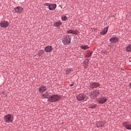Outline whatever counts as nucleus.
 Here are the masks:
<instances>
[{"label":"nucleus","instance_id":"nucleus-17","mask_svg":"<svg viewBox=\"0 0 131 131\" xmlns=\"http://www.w3.org/2000/svg\"><path fill=\"white\" fill-rule=\"evenodd\" d=\"M108 27H106L101 32V34L102 35H104V34H106L107 33V32L108 31Z\"/></svg>","mask_w":131,"mask_h":131},{"label":"nucleus","instance_id":"nucleus-14","mask_svg":"<svg viewBox=\"0 0 131 131\" xmlns=\"http://www.w3.org/2000/svg\"><path fill=\"white\" fill-rule=\"evenodd\" d=\"M50 97V93L46 92L43 94H42V99H49Z\"/></svg>","mask_w":131,"mask_h":131},{"label":"nucleus","instance_id":"nucleus-26","mask_svg":"<svg viewBox=\"0 0 131 131\" xmlns=\"http://www.w3.org/2000/svg\"><path fill=\"white\" fill-rule=\"evenodd\" d=\"M96 107H97L96 105H94L91 106V108H92V109H94V108H96Z\"/></svg>","mask_w":131,"mask_h":131},{"label":"nucleus","instance_id":"nucleus-12","mask_svg":"<svg viewBox=\"0 0 131 131\" xmlns=\"http://www.w3.org/2000/svg\"><path fill=\"white\" fill-rule=\"evenodd\" d=\"M110 41L112 42V43H116L118 41V38L116 37H113L110 38Z\"/></svg>","mask_w":131,"mask_h":131},{"label":"nucleus","instance_id":"nucleus-16","mask_svg":"<svg viewBox=\"0 0 131 131\" xmlns=\"http://www.w3.org/2000/svg\"><path fill=\"white\" fill-rule=\"evenodd\" d=\"M123 126L127 128V129H131V125L128 124V123L125 122L123 123Z\"/></svg>","mask_w":131,"mask_h":131},{"label":"nucleus","instance_id":"nucleus-6","mask_svg":"<svg viewBox=\"0 0 131 131\" xmlns=\"http://www.w3.org/2000/svg\"><path fill=\"white\" fill-rule=\"evenodd\" d=\"M107 97H102L99 98L97 99V102L99 103V104H104V103H106L107 102Z\"/></svg>","mask_w":131,"mask_h":131},{"label":"nucleus","instance_id":"nucleus-5","mask_svg":"<svg viewBox=\"0 0 131 131\" xmlns=\"http://www.w3.org/2000/svg\"><path fill=\"white\" fill-rule=\"evenodd\" d=\"M44 6H46V7H48L50 11H54V10H55L56 8H57V5L56 4H51L49 3H46L44 4Z\"/></svg>","mask_w":131,"mask_h":131},{"label":"nucleus","instance_id":"nucleus-11","mask_svg":"<svg viewBox=\"0 0 131 131\" xmlns=\"http://www.w3.org/2000/svg\"><path fill=\"white\" fill-rule=\"evenodd\" d=\"M53 50V48L51 46H48L45 48V51L46 53H51Z\"/></svg>","mask_w":131,"mask_h":131},{"label":"nucleus","instance_id":"nucleus-8","mask_svg":"<svg viewBox=\"0 0 131 131\" xmlns=\"http://www.w3.org/2000/svg\"><path fill=\"white\" fill-rule=\"evenodd\" d=\"M22 11H23V8L20 6L15 7L14 8V13H16V14H20Z\"/></svg>","mask_w":131,"mask_h":131},{"label":"nucleus","instance_id":"nucleus-19","mask_svg":"<svg viewBox=\"0 0 131 131\" xmlns=\"http://www.w3.org/2000/svg\"><path fill=\"white\" fill-rule=\"evenodd\" d=\"M43 54H45V51L43 50H40L37 53V56L38 57H42Z\"/></svg>","mask_w":131,"mask_h":131},{"label":"nucleus","instance_id":"nucleus-15","mask_svg":"<svg viewBox=\"0 0 131 131\" xmlns=\"http://www.w3.org/2000/svg\"><path fill=\"white\" fill-rule=\"evenodd\" d=\"M68 33H72V34L77 35V34H78V31H77V30H69L68 31Z\"/></svg>","mask_w":131,"mask_h":131},{"label":"nucleus","instance_id":"nucleus-9","mask_svg":"<svg viewBox=\"0 0 131 131\" xmlns=\"http://www.w3.org/2000/svg\"><path fill=\"white\" fill-rule=\"evenodd\" d=\"M0 25L1 27H3V28H6V27H8L9 26V22L6 20L2 21L1 22Z\"/></svg>","mask_w":131,"mask_h":131},{"label":"nucleus","instance_id":"nucleus-25","mask_svg":"<svg viewBox=\"0 0 131 131\" xmlns=\"http://www.w3.org/2000/svg\"><path fill=\"white\" fill-rule=\"evenodd\" d=\"M61 19H62V21H66V20H67V17H66V16H62L61 17Z\"/></svg>","mask_w":131,"mask_h":131},{"label":"nucleus","instance_id":"nucleus-27","mask_svg":"<svg viewBox=\"0 0 131 131\" xmlns=\"http://www.w3.org/2000/svg\"><path fill=\"white\" fill-rule=\"evenodd\" d=\"M70 85V86H73V85H74V83L72 82Z\"/></svg>","mask_w":131,"mask_h":131},{"label":"nucleus","instance_id":"nucleus-18","mask_svg":"<svg viewBox=\"0 0 131 131\" xmlns=\"http://www.w3.org/2000/svg\"><path fill=\"white\" fill-rule=\"evenodd\" d=\"M106 124V122L105 121L103 122H99L97 124L98 127H101L102 126H104Z\"/></svg>","mask_w":131,"mask_h":131},{"label":"nucleus","instance_id":"nucleus-1","mask_svg":"<svg viewBox=\"0 0 131 131\" xmlns=\"http://www.w3.org/2000/svg\"><path fill=\"white\" fill-rule=\"evenodd\" d=\"M13 119H14V117L11 114H8L4 117V121L8 123H10V122H12Z\"/></svg>","mask_w":131,"mask_h":131},{"label":"nucleus","instance_id":"nucleus-3","mask_svg":"<svg viewBox=\"0 0 131 131\" xmlns=\"http://www.w3.org/2000/svg\"><path fill=\"white\" fill-rule=\"evenodd\" d=\"M62 42L64 45H69L71 42V37L70 36H66L62 38Z\"/></svg>","mask_w":131,"mask_h":131},{"label":"nucleus","instance_id":"nucleus-2","mask_svg":"<svg viewBox=\"0 0 131 131\" xmlns=\"http://www.w3.org/2000/svg\"><path fill=\"white\" fill-rule=\"evenodd\" d=\"M100 92H101V91L98 90L92 91L90 94L91 98L92 99H96L97 97H98V96H100Z\"/></svg>","mask_w":131,"mask_h":131},{"label":"nucleus","instance_id":"nucleus-7","mask_svg":"<svg viewBox=\"0 0 131 131\" xmlns=\"http://www.w3.org/2000/svg\"><path fill=\"white\" fill-rule=\"evenodd\" d=\"M76 98L78 101H82L84 99H85V95L83 94H80L77 95Z\"/></svg>","mask_w":131,"mask_h":131},{"label":"nucleus","instance_id":"nucleus-4","mask_svg":"<svg viewBox=\"0 0 131 131\" xmlns=\"http://www.w3.org/2000/svg\"><path fill=\"white\" fill-rule=\"evenodd\" d=\"M61 97L60 96L56 95L51 96L49 98V100L51 102H57L58 101H59Z\"/></svg>","mask_w":131,"mask_h":131},{"label":"nucleus","instance_id":"nucleus-21","mask_svg":"<svg viewBox=\"0 0 131 131\" xmlns=\"http://www.w3.org/2000/svg\"><path fill=\"white\" fill-rule=\"evenodd\" d=\"M61 24H62V23L60 21H58L55 23L54 26H55L56 27H60Z\"/></svg>","mask_w":131,"mask_h":131},{"label":"nucleus","instance_id":"nucleus-23","mask_svg":"<svg viewBox=\"0 0 131 131\" xmlns=\"http://www.w3.org/2000/svg\"><path fill=\"white\" fill-rule=\"evenodd\" d=\"M126 51L127 52H131V44L129 45L127 47H126Z\"/></svg>","mask_w":131,"mask_h":131},{"label":"nucleus","instance_id":"nucleus-24","mask_svg":"<svg viewBox=\"0 0 131 131\" xmlns=\"http://www.w3.org/2000/svg\"><path fill=\"white\" fill-rule=\"evenodd\" d=\"M81 48L82 49V50H87V49H89V46L88 45H85L83 46H81Z\"/></svg>","mask_w":131,"mask_h":131},{"label":"nucleus","instance_id":"nucleus-10","mask_svg":"<svg viewBox=\"0 0 131 131\" xmlns=\"http://www.w3.org/2000/svg\"><path fill=\"white\" fill-rule=\"evenodd\" d=\"M99 86H100V84L98 82H93L90 84V88H91V89H96L99 88Z\"/></svg>","mask_w":131,"mask_h":131},{"label":"nucleus","instance_id":"nucleus-20","mask_svg":"<svg viewBox=\"0 0 131 131\" xmlns=\"http://www.w3.org/2000/svg\"><path fill=\"white\" fill-rule=\"evenodd\" d=\"M73 71V70L72 68L67 69H66V72L67 74H69L71 73Z\"/></svg>","mask_w":131,"mask_h":131},{"label":"nucleus","instance_id":"nucleus-22","mask_svg":"<svg viewBox=\"0 0 131 131\" xmlns=\"http://www.w3.org/2000/svg\"><path fill=\"white\" fill-rule=\"evenodd\" d=\"M92 55H93V52L92 51L88 52L86 55L87 58L92 57Z\"/></svg>","mask_w":131,"mask_h":131},{"label":"nucleus","instance_id":"nucleus-13","mask_svg":"<svg viewBox=\"0 0 131 131\" xmlns=\"http://www.w3.org/2000/svg\"><path fill=\"white\" fill-rule=\"evenodd\" d=\"M46 91H47V87H46L43 85L40 86V88H39V93H45V92H46Z\"/></svg>","mask_w":131,"mask_h":131}]
</instances>
